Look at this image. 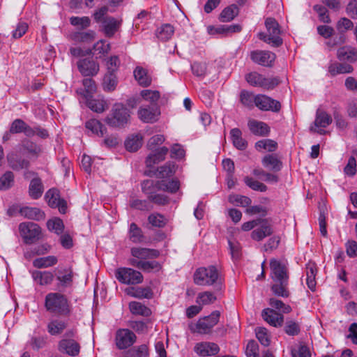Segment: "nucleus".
<instances>
[{
    "instance_id": "obj_1",
    "label": "nucleus",
    "mask_w": 357,
    "mask_h": 357,
    "mask_svg": "<svg viewBox=\"0 0 357 357\" xmlns=\"http://www.w3.org/2000/svg\"><path fill=\"white\" fill-rule=\"evenodd\" d=\"M270 268L271 277L274 282L271 286L273 293L278 296L289 297V270L287 264L273 258L270 261Z\"/></svg>"
},
{
    "instance_id": "obj_2",
    "label": "nucleus",
    "mask_w": 357,
    "mask_h": 357,
    "mask_svg": "<svg viewBox=\"0 0 357 357\" xmlns=\"http://www.w3.org/2000/svg\"><path fill=\"white\" fill-rule=\"evenodd\" d=\"M45 306L47 311L58 315L68 316L71 307L66 296L60 293H49L45 296Z\"/></svg>"
},
{
    "instance_id": "obj_3",
    "label": "nucleus",
    "mask_w": 357,
    "mask_h": 357,
    "mask_svg": "<svg viewBox=\"0 0 357 357\" xmlns=\"http://www.w3.org/2000/svg\"><path fill=\"white\" fill-rule=\"evenodd\" d=\"M265 26L267 33H259L258 38L273 47L280 46L282 39L280 37L281 30L278 22L273 17H268L265 20Z\"/></svg>"
},
{
    "instance_id": "obj_4",
    "label": "nucleus",
    "mask_w": 357,
    "mask_h": 357,
    "mask_svg": "<svg viewBox=\"0 0 357 357\" xmlns=\"http://www.w3.org/2000/svg\"><path fill=\"white\" fill-rule=\"evenodd\" d=\"M130 116V111L123 104L116 103L105 121L112 127H121L128 123Z\"/></svg>"
},
{
    "instance_id": "obj_5",
    "label": "nucleus",
    "mask_w": 357,
    "mask_h": 357,
    "mask_svg": "<svg viewBox=\"0 0 357 357\" xmlns=\"http://www.w3.org/2000/svg\"><path fill=\"white\" fill-rule=\"evenodd\" d=\"M219 280V273L214 266L198 268L194 275L195 283L198 285H212Z\"/></svg>"
},
{
    "instance_id": "obj_6",
    "label": "nucleus",
    "mask_w": 357,
    "mask_h": 357,
    "mask_svg": "<svg viewBox=\"0 0 357 357\" xmlns=\"http://www.w3.org/2000/svg\"><path fill=\"white\" fill-rule=\"evenodd\" d=\"M115 277L119 282L126 284H137L143 281V275L130 268H119L115 271Z\"/></svg>"
},
{
    "instance_id": "obj_7",
    "label": "nucleus",
    "mask_w": 357,
    "mask_h": 357,
    "mask_svg": "<svg viewBox=\"0 0 357 357\" xmlns=\"http://www.w3.org/2000/svg\"><path fill=\"white\" fill-rule=\"evenodd\" d=\"M245 80L252 86L262 87L267 89H273L279 84V80L277 78H266L257 72L247 74Z\"/></svg>"
},
{
    "instance_id": "obj_8",
    "label": "nucleus",
    "mask_w": 357,
    "mask_h": 357,
    "mask_svg": "<svg viewBox=\"0 0 357 357\" xmlns=\"http://www.w3.org/2000/svg\"><path fill=\"white\" fill-rule=\"evenodd\" d=\"M19 230L26 243H32L40 238L41 230L40 227L33 222H22L19 225Z\"/></svg>"
},
{
    "instance_id": "obj_9",
    "label": "nucleus",
    "mask_w": 357,
    "mask_h": 357,
    "mask_svg": "<svg viewBox=\"0 0 357 357\" xmlns=\"http://www.w3.org/2000/svg\"><path fill=\"white\" fill-rule=\"evenodd\" d=\"M220 316V311H213L210 315L199 319L196 324L197 332L201 334H208L218 324Z\"/></svg>"
},
{
    "instance_id": "obj_10",
    "label": "nucleus",
    "mask_w": 357,
    "mask_h": 357,
    "mask_svg": "<svg viewBox=\"0 0 357 357\" xmlns=\"http://www.w3.org/2000/svg\"><path fill=\"white\" fill-rule=\"evenodd\" d=\"M135 334L129 329H119L116 333L115 343L119 349H125L136 342Z\"/></svg>"
},
{
    "instance_id": "obj_11",
    "label": "nucleus",
    "mask_w": 357,
    "mask_h": 357,
    "mask_svg": "<svg viewBox=\"0 0 357 357\" xmlns=\"http://www.w3.org/2000/svg\"><path fill=\"white\" fill-rule=\"evenodd\" d=\"M331 123V116L326 112L318 109L316 113L314 124L310 126V130L313 132H317L320 135H324L326 131L324 128L328 126Z\"/></svg>"
},
{
    "instance_id": "obj_12",
    "label": "nucleus",
    "mask_w": 357,
    "mask_h": 357,
    "mask_svg": "<svg viewBox=\"0 0 357 357\" xmlns=\"http://www.w3.org/2000/svg\"><path fill=\"white\" fill-rule=\"evenodd\" d=\"M250 59L259 65L270 67L275 59V54L269 51L255 50L251 52Z\"/></svg>"
},
{
    "instance_id": "obj_13",
    "label": "nucleus",
    "mask_w": 357,
    "mask_h": 357,
    "mask_svg": "<svg viewBox=\"0 0 357 357\" xmlns=\"http://www.w3.org/2000/svg\"><path fill=\"white\" fill-rule=\"evenodd\" d=\"M255 105L261 110L278 112L281 108L280 102L265 95L255 96Z\"/></svg>"
},
{
    "instance_id": "obj_14",
    "label": "nucleus",
    "mask_w": 357,
    "mask_h": 357,
    "mask_svg": "<svg viewBox=\"0 0 357 357\" xmlns=\"http://www.w3.org/2000/svg\"><path fill=\"white\" fill-rule=\"evenodd\" d=\"M45 199L48 205L52 208H58L59 211L65 213L66 211V202L60 199L59 192L55 188L49 190L45 194Z\"/></svg>"
},
{
    "instance_id": "obj_15",
    "label": "nucleus",
    "mask_w": 357,
    "mask_h": 357,
    "mask_svg": "<svg viewBox=\"0 0 357 357\" xmlns=\"http://www.w3.org/2000/svg\"><path fill=\"white\" fill-rule=\"evenodd\" d=\"M261 317L265 321L274 327H280L284 323V316L271 308L264 309Z\"/></svg>"
},
{
    "instance_id": "obj_16",
    "label": "nucleus",
    "mask_w": 357,
    "mask_h": 357,
    "mask_svg": "<svg viewBox=\"0 0 357 357\" xmlns=\"http://www.w3.org/2000/svg\"><path fill=\"white\" fill-rule=\"evenodd\" d=\"M137 114L139 119L144 123H153L158 120L160 112L155 106H149L140 107Z\"/></svg>"
},
{
    "instance_id": "obj_17",
    "label": "nucleus",
    "mask_w": 357,
    "mask_h": 357,
    "mask_svg": "<svg viewBox=\"0 0 357 357\" xmlns=\"http://www.w3.org/2000/svg\"><path fill=\"white\" fill-rule=\"evenodd\" d=\"M79 72L84 76H93L99 71V65L95 61L89 59L79 60L77 63Z\"/></svg>"
},
{
    "instance_id": "obj_18",
    "label": "nucleus",
    "mask_w": 357,
    "mask_h": 357,
    "mask_svg": "<svg viewBox=\"0 0 357 357\" xmlns=\"http://www.w3.org/2000/svg\"><path fill=\"white\" fill-rule=\"evenodd\" d=\"M59 349L69 356H75L79 353V344L74 339L63 338L59 343Z\"/></svg>"
},
{
    "instance_id": "obj_19",
    "label": "nucleus",
    "mask_w": 357,
    "mask_h": 357,
    "mask_svg": "<svg viewBox=\"0 0 357 357\" xmlns=\"http://www.w3.org/2000/svg\"><path fill=\"white\" fill-rule=\"evenodd\" d=\"M219 347L213 342H201L195 347V352L199 356H213L219 352Z\"/></svg>"
},
{
    "instance_id": "obj_20",
    "label": "nucleus",
    "mask_w": 357,
    "mask_h": 357,
    "mask_svg": "<svg viewBox=\"0 0 357 357\" xmlns=\"http://www.w3.org/2000/svg\"><path fill=\"white\" fill-rule=\"evenodd\" d=\"M130 264L146 272L158 271L162 268L161 264L156 261H142L134 258L130 259Z\"/></svg>"
},
{
    "instance_id": "obj_21",
    "label": "nucleus",
    "mask_w": 357,
    "mask_h": 357,
    "mask_svg": "<svg viewBox=\"0 0 357 357\" xmlns=\"http://www.w3.org/2000/svg\"><path fill=\"white\" fill-rule=\"evenodd\" d=\"M7 160L9 167L15 171L27 169L29 166V162L27 160L20 158L14 153H10L7 155Z\"/></svg>"
},
{
    "instance_id": "obj_22",
    "label": "nucleus",
    "mask_w": 357,
    "mask_h": 357,
    "mask_svg": "<svg viewBox=\"0 0 357 357\" xmlns=\"http://www.w3.org/2000/svg\"><path fill=\"white\" fill-rule=\"evenodd\" d=\"M337 56L340 61L355 62L357 61V50L350 46L340 47L337 50Z\"/></svg>"
},
{
    "instance_id": "obj_23",
    "label": "nucleus",
    "mask_w": 357,
    "mask_h": 357,
    "mask_svg": "<svg viewBox=\"0 0 357 357\" xmlns=\"http://www.w3.org/2000/svg\"><path fill=\"white\" fill-rule=\"evenodd\" d=\"M131 254L134 257L141 259L157 258L160 255L156 250L144 248H132Z\"/></svg>"
},
{
    "instance_id": "obj_24",
    "label": "nucleus",
    "mask_w": 357,
    "mask_h": 357,
    "mask_svg": "<svg viewBox=\"0 0 357 357\" xmlns=\"http://www.w3.org/2000/svg\"><path fill=\"white\" fill-rule=\"evenodd\" d=\"M248 127L251 132L257 136H267L270 132V128L266 123L256 120L249 121Z\"/></svg>"
},
{
    "instance_id": "obj_25",
    "label": "nucleus",
    "mask_w": 357,
    "mask_h": 357,
    "mask_svg": "<svg viewBox=\"0 0 357 357\" xmlns=\"http://www.w3.org/2000/svg\"><path fill=\"white\" fill-rule=\"evenodd\" d=\"M133 73L135 79L140 86L146 87L151 84L152 79L146 69L142 66H137Z\"/></svg>"
},
{
    "instance_id": "obj_26",
    "label": "nucleus",
    "mask_w": 357,
    "mask_h": 357,
    "mask_svg": "<svg viewBox=\"0 0 357 357\" xmlns=\"http://www.w3.org/2000/svg\"><path fill=\"white\" fill-rule=\"evenodd\" d=\"M102 24L105 35L108 37H112L120 27L121 20H117L112 17H109L104 19Z\"/></svg>"
},
{
    "instance_id": "obj_27",
    "label": "nucleus",
    "mask_w": 357,
    "mask_h": 357,
    "mask_svg": "<svg viewBox=\"0 0 357 357\" xmlns=\"http://www.w3.org/2000/svg\"><path fill=\"white\" fill-rule=\"evenodd\" d=\"M261 163L264 167L275 172H279L282 167V161L273 154L265 155L261 160Z\"/></svg>"
},
{
    "instance_id": "obj_28",
    "label": "nucleus",
    "mask_w": 357,
    "mask_h": 357,
    "mask_svg": "<svg viewBox=\"0 0 357 357\" xmlns=\"http://www.w3.org/2000/svg\"><path fill=\"white\" fill-rule=\"evenodd\" d=\"M168 151L169 150L167 147L162 146L157 149L154 153L149 155L146 160V166L151 167L153 165L164 160Z\"/></svg>"
},
{
    "instance_id": "obj_29",
    "label": "nucleus",
    "mask_w": 357,
    "mask_h": 357,
    "mask_svg": "<svg viewBox=\"0 0 357 357\" xmlns=\"http://www.w3.org/2000/svg\"><path fill=\"white\" fill-rule=\"evenodd\" d=\"M20 213L26 218L36 220H40L45 218L44 213L36 207H23L20 210Z\"/></svg>"
},
{
    "instance_id": "obj_30",
    "label": "nucleus",
    "mask_w": 357,
    "mask_h": 357,
    "mask_svg": "<svg viewBox=\"0 0 357 357\" xmlns=\"http://www.w3.org/2000/svg\"><path fill=\"white\" fill-rule=\"evenodd\" d=\"M233 145L238 150H245L248 142L242 137V132L238 128H233L230 131Z\"/></svg>"
},
{
    "instance_id": "obj_31",
    "label": "nucleus",
    "mask_w": 357,
    "mask_h": 357,
    "mask_svg": "<svg viewBox=\"0 0 357 357\" xmlns=\"http://www.w3.org/2000/svg\"><path fill=\"white\" fill-rule=\"evenodd\" d=\"M43 192V187L40 178H33L29 184V193L33 199H38Z\"/></svg>"
},
{
    "instance_id": "obj_32",
    "label": "nucleus",
    "mask_w": 357,
    "mask_h": 357,
    "mask_svg": "<svg viewBox=\"0 0 357 357\" xmlns=\"http://www.w3.org/2000/svg\"><path fill=\"white\" fill-rule=\"evenodd\" d=\"M86 105L92 111L97 113H102L108 108L107 102L103 99H91L87 98L86 99Z\"/></svg>"
},
{
    "instance_id": "obj_33",
    "label": "nucleus",
    "mask_w": 357,
    "mask_h": 357,
    "mask_svg": "<svg viewBox=\"0 0 357 357\" xmlns=\"http://www.w3.org/2000/svg\"><path fill=\"white\" fill-rule=\"evenodd\" d=\"M157 190L167 191L171 193L176 192L180 187L179 181L176 179H173L168 182L165 181H158L156 182Z\"/></svg>"
},
{
    "instance_id": "obj_34",
    "label": "nucleus",
    "mask_w": 357,
    "mask_h": 357,
    "mask_svg": "<svg viewBox=\"0 0 357 357\" xmlns=\"http://www.w3.org/2000/svg\"><path fill=\"white\" fill-rule=\"evenodd\" d=\"M174 33V29L173 26L169 24H165L158 28L155 35L159 40L166 41L172 38Z\"/></svg>"
},
{
    "instance_id": "obj_35",
    "label": "nucleus",
    "mask_w": 357,
    "mask_h": 357,
    "mask_svg": "<svg viewBox=\"0 0 357 357\" xmlns=\"http://www.w3.org/2000/svg\"><path fill=\"white\" fill-rule=\"evenodd\" d=\"M67 324L61 320L54 319L50 321L47 326L48 333L52 335L61 334L66 328Z\"/></svg>"
},
{
    "instance_id": "obj_36",
    "label": "nucleus",
    "mask_w": 357,
    "mask_h": 357,
    "mask_svg": "<svg viewBox=\"0 0 357 357\" xmlns=\"http://www.w3.org/2000/svg\"><path fill=\"white\" fill-rule=\"evenodd\" d=\"M142 144V137L140 135H133L128 137L125 142L126 149L130 152L137 151Z\"/></svg>"
},
{
    "instance_id": "obj_37",
    "label": "nucleus",
    "mask_w": 357,
    "mask_h": 357,
    "mask_svg": "<svg viewBox=\"0 0 357 357\" xmlns=\"http://www.w3.org/2000/svg\"><path fill=\"white\" fill-rule=\"evenodd\" d=\"M57 261V258L55 256L51 255L34 259L33 265L38 268H48L55 265Z\"/></svg>"
},
{
    "instance_id": "obj_38",
    "label": "nucleus",
    "mask_w": 357,
    "mask_h": 357,
    "mask_svg": "<svg viewBox=\"0 0 357 357\" xmlns=\"http://www.w3.org/2000/svg\"><path fill=\"white\" fill-rule=\"evenodd\" d=\"M118 79L115 73H107L103 78L102 88L105 91L111 92L116 89Z\"/></svg>"
},
{
    "instance_id": "obj_39",
    "label": "nucleus",
    "mask_w": 357,
    "mask_h": 357,
    "mask_svg": "<svg viewBox=\"0 0 357 357\" xmlns=\"http://www.w3.org/2000/svg\"><path fill=\"white\" fill-rule=\"evenodd\" d=\"M255 148L259 151L264 150L268 152H273L278 149V143L270 139H261L255 143Z\"/></svg>"
},
{
    "instance_id": "obj_40",
    "label": "nucleus",
    "mask_w": 357,
    "mask_h": 357,
    "mask_svg": "<svg viewBox=\"0 0 357 357\" xmlns=\"http://www.w3.org/2000/svg\"><path fill=\"white\" fill-rule=\"evenodd\" d=\"M86 128L98 136L102 137L106 130L103 125L96 119H90L86 122Z\"/></svg>"
},
{
    "instance_id": "obj_41",
    "label": "nucleus",
    "mask_w": 357,
    "mask_h": 357,
    "mask_svg": "<svg viewBox=\"0 0 357 357\" xmlns=\"http://www.w3.org/2000/svg\"><path fill=\"white\" fill-rule=\"evenodd\" d=\"M129 308L130 312L134 314L148 317L151 314V310L139 302H130L129 303Z\"/></svg>"
},
{
    "instance_id": "obj_42",
    "label": "nucleus",
    "mask_w": 357,
    "mask_h": 357,
    "mask_svg": "<svg viewBox=\"0 0 357 357\" xmlns=\"http://www.w3.org/2000/svg\"><path fill=\"white\" fill-rule=\"evenodd\" d=\"M272 233L273 230L271 226L265 224L252 232V238L255 241H259L265 237L270 236Z\"/></svg>"
},
{
    "instance_id": "obj_43",
    "label": "nucleus",
    "mask_w": 357,
    "mask_h": 357,
    "mask_svg": "<svg viewBox=\"0 0 357 357\" xmlns=\"http://www.w3.org/2000/svg\"><path fill=\"white\" fill-rule=\"evenodd\" d=\"M22 146L25 151H26L29 155L35 158H38L42 153L40 146L29 140L23 141L22 142Z\"/></svg>"
},
{
    "instance_id": "obj_44",
    "label": "nucleus",
    "mask_w": 357,
    "mask_h": 357,
    "mask_svg": "<svg viewBox=\"0 0 357 357\" xmlns=\"http://www.w3.org/2000/svg\"><path fill=\"white\" fill-rule=\"evenodd\" d=\"M353 70V67L347 63H333L328 67V71L332 75L349 73H351Z\"/></svg>"
},
{
    "instance_id": "obj_45",
    "label": "nucleus",
    "mask_w": 357,
    "mask_h": 357,
    "mask_svg": "<svg viewBox=\"0 0 357 357\" xmlns=\"http://www.w3.org/2000/svg\"><path fill=\"white\" fill-rule=\"evenodd\" d=\"M129 238L135 243H139L144 240L142 229L134 222L131 223L130 225Z\"/></svg>"
},
{
    "instance_id": "obj_46",
    "label": "nucleus",
    "mask_w": 357,
    "mask_h": 357,
    "mask_svg": "<svg viewBox=\"0 0 357 357\" xmlns=\"http://www.w3.org/2000/svg\"><path fill=\"white\" fill-rule=\"evenodd\" d=\"M238 8L236 5H231L225 8L220 13L219 19L222 22L231 21L237 15Z\"/></svg>"
},
{
    "instance_id": "obj_47",
    "label": "nucleus",
    "mask_w": 357,
    "mask_h": 357,
    "mask_svg": "<svg viewBox=\"0 0 357 357\" xmlns=\"http://www.w3.org/2000/svg\"><path fill=\"white\" fill-rule=\"evenodd\" d=\"M301 331L299 324L291 319H287L284 323V331L290 336H295L299 334Z\"/></svg>"
},
{
    "instance_id": "obj_48",
    "label": "nucleus",
    "mask_w": 357,
    "mask_h": 357,
    "mask_svg": "<svg viewBox=\"0 0 357 357\" xmlns=\"http://www.w3.org/2000/svg\"><path fill=\"white\" fill-rule=\"evenodd\" d=\"M216 299L217 298L213 293L206 291L198 294L196 303L200 305H210L213 303Z\"/></svg>"
},
{
    "instance_id": "obj_49",
    "label": "nucleus",
    "mask_w": 357,
    "mask_h": 357,
    "mask_svg": "<svg viewBox=\"0 0 357 357\" xmlns=\"http://www.w3.org/2000/svg\"><path fill=\"white\" fill-rule=\"evenodd\" d=\"M84 91L81 92V95L85 98H91V95L96 91V84L91 78H85L83 79Z\"/></svg>"
},
{
    "instance_id": "obj_50",
    "label": "nucleus",
    "mask_w": 357,
    "mask_h": 357,
    "mask_svg": "<svg viewBox=\"0 0 357 357\" xmlns=\"http://www.w3.org/2000/svg\"><path fill=\"white\" fill-rule=\"evenodd\" d=\"M128 354L130 357H149V351L146 344L133 347Z\"/></svg>"
},
{
    "instance_id": "obj_51",
    "label": "nucleus",
    "mask_w": 357,
    "mask_h": 357,
    "mask_svg": "<svg viewBox=\"0 0 357 357\" xmlns=\"http://www.w3.org/2000/svg\"><path fill=\"white\" fill-rule=\"evenodd\" d=\"M256 337L259 342L264 347H268L270 344V335L268 330L264 327H257L255 328Z\"/></svg>"
},
{
    "instance_id": "obj_52",
    "label": "nucleus",
    "mask_w": 357,
    "mask_h": 357,
    "mask_svg": "<svg viewBox=\"0 0 357 357\" xmlns=\"http://www.w3.org/2000/svg\"><path fill=\"white\" fill-rule=\"evenodd\" d=\"M228 200L231 204L242 207L248 206L252 202L250 198L248 197L240 195H230L228 197Z\"/></svg>"
},
{
    "instance_id": "obj_53",
    "label": "nucleus",
    "mask_w": 357,
    "mask_h": 357,
    "mask_svg": "<svg viewBox=\"0 0 357 357\" xmlns=\"http://www.w3.org/2000/svg\"><path fill=\"white\" fill-rule=\"evenodd\" d=\"M176 172V167L173 163H167L158 169L156 176L159 178H167L172 176Z\"/></svg>"
},
{
    "instance_id": "obj_54",
    "label": "nucleus",
    "mask_w": 357,
    "mask_h": 357,
    "mask_svg": "<svg viewBox=\"0 0 357 357\" xmlns=\"http://www.w3.org/2000/svg\"><path fill=\"white\" fill-rule=\"evenodd\" d=\"M14 183V174L10 171H7L0 177V189L6 190L9 189Z\"/></svg>"
},
{
    "instance_id": "obj_55",
    "label": "nucleus",
    "mask_w": 357,
    "mask_h": 357,
    "mask_svg": "<svg viewBox=\"0 0 357 357\" xmlns=\"http://www.w3.org/2000/svg\"><path fill=\"white\" fill-rule=\"evenodd\" d=\"M95 38V33L93 31L86 32H77L73 35V40L77 43H90Z\"/></svg>"
},
{
    "instance_id": "obj_56",
    "label": "nucleus",
    "mask_w": 357,
    "mask_h": 357,
    "mask_svg": "<svg viewBox=\"0 0 357 357\" xmlns=\"http://www.w3.org/2000/svg\"><path fill=\"white\" fill-rule=\"evenodd\" d=\"M269 305L280 311L282 313L288 314L291 312L292 309L290 305L285 304L282 301L271 298L269 299Z\"/></svg>"
},
{
    "instance_id": "obj_57",
    "label": "nucleus",
    "mask_w": 357,
    "mask_h": 357,
    "mask_svg": "<svg viewBox=\"0 0 357 357\" xmlns=\"http://www.w3.org/2000/svg\"><path fill=\"white\" fill-rule=\"evenodd\" d=\"M47 226L49 230L54 231L57 234H61L64 229L63 222L59 218L49 220L47 222Z\"/></svg>"
},
{
    "instance_id": "obj_58",
    "label": "nucleus",
    "mask_w": 357,
    "mask_h": 357,
    "mask_svg": "<svg viewBox=\"0 0 357 357\" xmlns=\"http://www.w3.org/2000/svg\"><path fill=\"white\" fill-rule=\"evenodd\" d=\"M245 183L253 190L259 192H266L267 190V186L264 183L254 180L252 178L245 176L244 178Z\"/></svg>"
},
{
    "instance_id": "obj_59",
    "label": "nucleus",
    "mask_w": 357,
    "mask_h": 357,
    "mask_svg": "<svg viewBox=\"0 0 357 357\" xmlns=\"http://www.w3.org/2000/svg\"><path fill=\"white\" fill-rule=\"evenodd\" d=\"M149 222L156 227H163L167 224V219L160 213H152L148 218Z\"/></svg>"
},
{
    "instance_id": "obj_60",
    "label": "nucleus",
    "mask_w": 357,
    "mask_h": 357,
    "mask_svg": "<svg viewBox=\"0 0 357 357\" xmlns=\"http://www.w3.org/2000/svg\"><path fill=\"white\" fill-rule=\"evenodd\" d=\"M240 100L244 106L251 108L255 104V96L252 93L243 90L240 93Z\"/></svg>"
},
{
    "instance_id": "obj_61",
    "label": "nucleus",
    "mask_w": 357,
    "mask_h": 357,
    "mask_svg": "<svg viewBox=\"0 0 357 357\" xmlns=\"http://www.w3.org/2000/svg\"><path fill=\"white\" fill-rule=\"evenodd\" d=\"M70 22L72 25L80 29H86L91 24V20L89 17H71Z\"/></svg>"
},
{
    "instance_id": "obj_62",
    "label": "nucleus",
    "mask_w": 357,
    "mask_h": 357,
    "mask_svg": "<svg viewBox=\"0 0 357 357\" xmlns=\"http://www.w3.org/2000/svg\"><path fill=\"white\" fill-rule=\"evenodd\" d=\"M141 96L142 97L151 103L156 102L160 97V94L158 91H152L149 89H144L141 91Z\"/></svg>"
},
{
    "instance_id": "obj_63",
    "label": "nucleus",
    "mask_w": 357,
    "mask_h": 357,
    "mask_svg": "<svg viewBox=\"0 0 357 357\" xmlns=\"http://www.w3.org/2000/svg\"><path fill=\"white\" fill-rule=\"evenodd\" d=\"M247 357H259V345L255 340H250L245 349Z\"/></svg>"
},
{
    "instance_id": "obj_64",
    "label": "nucleus",
    "mask_w": 357,
    "mask_h": 357,
    "mask_svg": "<svg viewBox=\"0 0 357 357\" xmlns=\"http://www.w3.org/2000/svg\"><path fill=\"white\" fill-rule=\"evenodd\" d=\"M291 355L292 357H311V352L306 345L300 344L291 350Z\"/></svg>"
}]
</instances>
